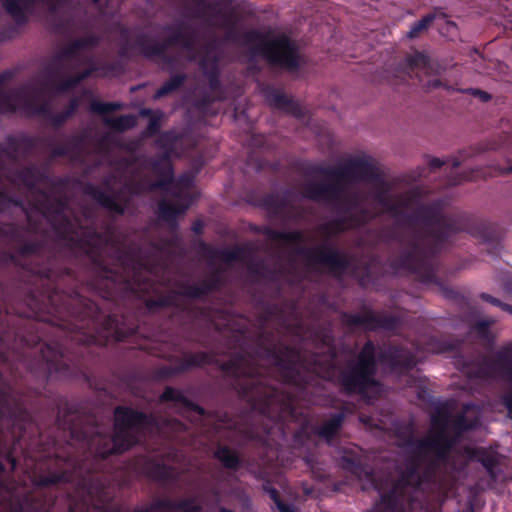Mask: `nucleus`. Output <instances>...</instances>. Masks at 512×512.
I'll list each match as a JSON object with an SVG mask.
<instances>
[{
    "mask_svg": "<svg viewBox=\"0 0 512 512\" xmlns=\"http://www.w3.org/2000/svg\"><path fill=\"white\" fill-rule=\"evenodd\" d=\"M66 480L65 476H52L42 481L43 484L57 483L59 481Z\"/></svg>",
    "mask_w": 512,
    "mask_h": 512,
    "instance_id": "6ab92c4d",
    "label": "nucleus"
},
{
    "mask_svg": "<svg viewBox=\"0 0 512 512\" xmlns=\"http://www.w3.org/2000/svg\"><path fill=\"white\" fill-rule=\"evenodd\" d=\"M85 76H86V74L81 75L80 77H78V78L74 79L72 83H70V84H68V85H67V87H68V86H70V85H72V84H74V83L79 82V81H80L81 79H83Z\"/></svg>",
    "mask_w": 512,
    "mask_h": 512,
    "instance_id": "b1692460",
    "label": "nucleus"
},
{
    "mask_svg": "<svg viewBox=\"0 0 512 512\" xmlns=\"http://www.w3.org/2000/svg\"><path fill=\"white\" fill-rule=\"evenodd\" d=\"M215 455L218 458V460L221 461L228 468H233L238 463V459L234 452L225 447L218 448Z\"/></svg>",
    "mask_w": 512,
    "mask_h": 512,
    "instance_id": "f8f14e48",
    "label": "nucleus"
},
{
    "mask_svg": "<svg viewBox=\"0 0 512 512\" xmlns=\"http://www.w3.org/2000/svg\"><path fill=\"white\" fill-rule=\"evenodd\" d=\"M179 85V81L175 82V81H172V82H169V83H166L165 85H163L155 94V97L156 98H159L167 93H169L170 91H172L176 86Z\"/></svg>",
    "mask_w": 512,
    "mask_h": 512,
    "instance_id": "2eb2a0df",
    "label": "nucleus"
},
{
    "mask_svg": "<svg viewBox=\"0 0 512 512\" xmlns=\"http://www.w3.org/2000/svg\"><path fill=\"white\" fill-rule=\"evenodd\" d=\"M342 415L337 414L328 421H326L320 428L319 434L327 440H330L342 423Z\"/></svg>",
    "mask_w": 512,
    "mask_h": 512,
    "instance_id": "9b49d317",
    "label": "nucleus"
},
{
    "mask_svg": "<svg viewBox=\"0 0 512 512\" xmlns=\"http://www.w3.org/2000/svg\"><path fill=\"white\" fill-rule=\"evenodd\" d=\"M471 92L475 95H478L482 100L486 101L489 99V96L487 93L478 91V90H471Z\"/></svg>",
    "mask_w": 512,
    "mask_h": 512,
    "instance_id": "5701e85b",
    "label": "nucleus"
},
{
    "mask_svg": "<svg viewBox=\"0 0 512 512\" xmlns=\"http://www.w3.org/2000/svg\"><path fill=\"white\" fill-rule=\"evenodd\" d=\"M246 40L254 54L262 55L274 64L291 70L299 65L300 56L296 45L283 34H262L253 31L247 34Z\"/></svg>",
    "mask_w": 512,
    "mask_h": 512,
    "instance_id": "20e7f679",
    "label": "nucleus"
},
{
    "mask_svg": "<svg viewBox=\"0 0 512 512\" xmlns=\"http://www.w3.org/2000/svg\"><path fill=\"white\" fill-rule=\"evenodd\" d=\"M434 18V14L426 15L411 27V29L407 33V36L409 38L416 37L421 31L425 30L430 25V23H432Z\"/></svg>",
    "mask_w": 512,
    "mask_h": 512,
    "instance_id": "ddd939ff",
    "label": "nucleus"
},
{
    "mask_svg": "<svg viewBox=\"0 0 512 512\" xmlns=\"http://www.w3.org/2000/svg\"><path fill=\"white\" fill-rule=\"evenodd\" d=\"M504 402L508 409L509 415L512 418V393L505 396Z\"/></svg>",
    "mask_w": 512,
    "mask_h": 512,
    "instance_id": "aec40b11",
    "label": "nucleus"
},
{
    "mask_svg": "<svg viewBox=\"0 0 512 512\" xmlns=\"http://www.w3.org/2000/svg\"><path fill=\"white\" fill-rule=\"evenodd\" d=\"M104 121L107 126L115 130H125L136 124V117L132 115H125L116 118L105 117Z\"/></svg>",
    "mask_w": 512,
    "mask_h": 512,
    "instance_id": "9d476101",
    "label": "nucleus"
},
{
    "mask_svg": "<svg viewBox=\"0 0 512 512\" xmlns=\"http://www.w3.org/2000/svg\"><path fill=\"white\" fill-rule=\"evenodd\" d=\"M440 81L438 79H432V80H428L426 83H425V86L427 89H434V88H438L440 86Z\"/></svg>",
    "mask_w": 512,
    "mask_h": 512,
    "instance_id": "4be33fe9",
    "label": "nucleus"
},
{
    "mask_svg": "<svg viewBox=\"0 0 512 512\" xmlns=\"http://www.w3.org/2000/svg\"><path fill=\"white\" fill-rule=\"evenodd\" d=\"M485 465H486L487 467H490V465H492V462H491V463H485Z\"/></svg>",
    "mask_w": 512,
    "mask_h": 512,
    "instance_id": "cd10ccee",
    "label": "nucleus"
},
{
    "mask_svg": "<svg viewBox=\"0 0 512 512\" xmlns=\"http://www.w3.org/2000/svg\"><path fill=\"white\" fill-rule=\"evenodd\" d=\"M20 111L26 115L40 113L32 103V97L26 90H19L0 97V113Z\"/></svg>",
    "mask_w": 512,
    "mask_h": 512,
    "instance_id": "0eeeda50",
    "label": "nucleus"
},
{
    "mask_svg": "<svg viewBox=\"0 0 512 512\" xmlns=\"http://www.w3.org/2000/svg\"><path fill=\"white\" fill-rule=\"evenodd\" d=\"M482 298L490 303H492L493 305H496V306H501L504 310H508L510 313H512V308H510L508 305H503L500 303V301H498L497 299L489 296V295H486V294H483L482 295Z\"/></svg>",
    "mask_w": 512,
    "mask_h": 512,
    "instance_id": "a211bd4d",
    "label": "nucleus"
},
{
    "mask_svg": "<svg viewBox=\"0 0 512 512\" xmlns=\"http://www.w3.org/2000/svg\"><path fill=\"white\" fill-rule=\"evenodd\" d=\"M407 64L415 76L424 81V76L438 74V65L423 53H415L407 58Z\"/></svg>",
    "mask_w": 512,
    "mask_h": 512,
    "instance_id": "6e6552de",
    "label": "nucleus"
},
{
    "mask_svg": "<svg viewBox=\"0 0 512 512\" xmlns=\"http://www.w3.org/2000/svg\"><path fill=\"white\" fill-rule=\"evenodd\" d=\"M6 10L17 20H22L36 0H2Z\"/></svg>",
    "mask_w": 512,
    "mask_h": 512,
    "instance_id": "1a4fd4ad",
    "label": "nucleus"
},
{
    "mask_svg": "<svg viewBox=\"0 0 512 512\" xmlns=\"http://www.w3.org/2000/svg\"><path fill=\"white\" fill-rule=\"evenodd\" d=\"M153 430L154 423L150 418L128 408H118L115 411V428L111 441L102 443L103 439L99 435L93 439V445L97 446V454L105 457L128 449L139 441L140 435L152 433Z\"/></svg>",
    "mask_w": 512,
    "mask_h": 512,
    "instance_id": "7ed1b4c3",
    "label": "nucleus"
},
{
    "mask_svg": "<svg viewBox=\"0 0 512 512\" xmlns=\"http://www.w3.org/2000/svg\"><path fill=\"white\" fill-rule=\"evenodd\" d=\"M372 172L371 165L365 160H355L349 168L341 175H334L335 184L328 187H321L318 191L310 193L314 199L335 200L347 208L349 214L361 213L360 219L352 220L345 227H354L379 212L398 213L407 211L413 206L412 199L406 197L400 201V207H394L386 191L381 190L372 195L362 197L356 195L351 184L352 179H366Z\"/></svg>",
    "mask_w": 512,
    "mask_h": 512,
    "instance_id": "f257e3e1",
    "label": "nucleus"
},
{
    "mask_svg": "<svg viewBox=\"0 0 512 512\" xmlns=\"http://www.w3.org/2000/svg\"><path fill=\"white\" fill-rule=\"evenodd\" d=\"M433 166H440V162L438 160H434L431 163Z\"/></svg>",
    "mask_w": 512,
    "mask_h": 512,
    "instance_id": "a878e982",
    "label": "nucleus"
},
{
    "mask_svg": "<svg viewBox=\"0 0 512 512\" xmlns=\"http://www.w3.org/2000/svg\"><path fill=\"white\" fill-rule=\"evenodd\" d=\"M374 346L367 343L363 347L357 363L343 375V385L352 392H358L367 395L370 390L379 392V384L374 381L372 374L374 372Z\"/></svg>",
    "mask_w": 512,
    "mask_h": 512,
    "instance_id": "39448f33",
    "label": "nucleus"
},
{
    "mask_svg": "<svg viewBox=\"0 0 512 512\" xmlns=\"http://www.w3.org/2000/svg\"><path fill=\"white\" fill-rule=\"evenodd\" d=\"M409 448L413 455L407 464L406 471L400 473L397 483L391 484L389 493L383 485L376 484L375 486L384 502L402 496L406 486H420L422 465L426 462L434 463L446 455L450 448V440L446 433V421L433 418L432 429L427 438L418 443H412Z\"/></svg>",
    "mask_w": 512,
    "mask_h": 512,
    "instance_id": "f03ea898",
    "label": "nucleus"
},
{
    "mask_svg": "<svg viewBox=\"0 0 512 512\" xmlns=\"http://www.w3.org/2000/svg\"><path fill=\"white\" fill-rule=\"evenodd\" d=\"M3 469H4L3 465H2V464H0V472H2V471H3Z\"/></svg>",
    "mask_w": 512,
    "mask_h": 512,
    "instance_id": "bb28decb",
    "label": "nucleus"
},
{
    "mask_svg": "<svg viewBox=\"0 0 512 512\" xmlns=\"http://www.w3.org/2000/svg\"><path fill=\"white\" fill-rule=\"evenodd\" d=\"M509 170L512 171V167Z\"/></svg>",
    "mask_w": 512,
    "mask_h": 512,
    "instance_id": "c85d7f7f",
    "label": "nucleus"
},
{
    "mask_svg": "<svg viewBox=\"0 0 512 512\" xmlns=\"http://www.w3.org/2000/svg\"><path fill=\"white\" fill-rule=\"evenodd\" d=\"M93 110L99 113H106L109 110L115 109L118 105L110 103H95L93 104Z\"/></svg>",
    "mask_w": 512,
    "mask_h": 512,
    "instance_id": "dca6fc26",
    "label": "nucleus"
},
{
    "mask_svg": "<svg viewBox=\"0 0 512 512\" xmlns=\"http://www.w3.org/2000/svg\"><path fill=\"white\" fill-rule=\"evenodd\" d=\"M269 493H270L271 498L275 501L278 509L281 512H292V509H291L290 506L284 505V504H282V503H280L278 501V499H277V491L275 489L269 490Z\"/></svg>",
    "mask_w": 512,
    "mask_h": 512,
    "instance_id": "f3484780",
    "label": "nucleus"
},
{
    "mask_svg": "<svg viewBox=\"0 0 512 512\" xmlns=\"http://www.w3.org/2000/svg\"><path fill=\"white\" fill-rule=\"evenodd\" d=\"M321 261L324 264H327L330 266H340L342 264L341 257L335 252H329V253L323 255Z\"/></svg>",
    "mask_w": 512,
    "mask_h": 512,
    "instance_id": "4468645a",
    "label": "nucleus"
},
{
    "mask_svg": "<svg viewBox=\"0 0 512 512\" xmlns=\"http://www.w3.org/2000/svg\"><path fill=\"white\" fill-rule=\"evenodd\" d=\"M175 394L176 392L172 389H167L163 394H162V399L163 400H173L175 399Z\"/></svg>",
    "mask_w": 512,
    "mask_h": 512,
    "instance_id": "412c9836",
    "label": "nucleus"
},
{
    "mask_svg": "<svg viewBox=\"0 0 512 512\" xmlns=\"http://www.w3.org/2000/svg\"><path fill=\"white\" fill-rule=\"evenodd\" d=\"M9 462L11 464L12 469H15V467H16L15 459H10Z\"/></svg>",
    "mask_w": 512,
    "mask_h": 512,
    "instance_id": "393cba45",
    "label": "nucleus"
},
{
    "mask_svg": "<svg viewBox=\"0 0 512 512\" xmlns=\"http://www.w3.org/2000/svg\"><path fill=\"white\" fill-rule=\"evenodd\" d=\"M190 178L182 177L176 183L172 180V170L170 164L164 161V180L156 183L153 187L177 188L178 193L175 195L172 202L163 201L160 204V215L166 220L175 218L177 215L184 213V211L191 204V199L188 198L186 189L190 185Z\"/></svg>",
    "mask_w": 512,
    "mask_h": 512,
    "instance_id": "423d86ee",
    "label": "nucleus"
}]
</instances>
